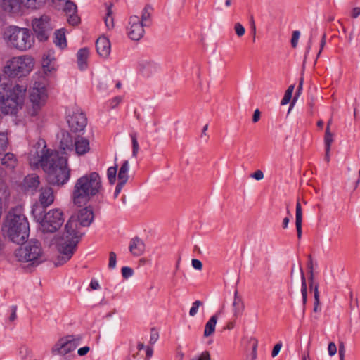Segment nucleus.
<instances>
[{"label": "nucleus", "instance_id": "obj_1", "mask_svg": "<svg viewBox=\"0 0 360 360\" xmlns=\"http://www.w3.org/2000/svg\"><path fill=\"white\" fill-rule=\"evenodd\" d=\"M94 219L93 210L90 207H86L79 211L77 219L71 217L65 226V232L61 240L58 244V255L56 265H61L68 261L79 242V231L77 230V220L79 225L89 226Z\"/></svg>", "mask_w": 360, "mask_h": 360}, {"label": "nucleus", "instance_id": "obj_2", "mask_svg": "<svg viewBox=\"0 0 360 360\" xmlns=\"http://www.w3.org/2000/svg\"><path fill=\"white\" fill-rule=\"evenodd\" d=\"M44 147L43 149H44ZM39 159L40 166L46 174L48 182L53 185H63L70 178V169L68 167L67 158L57 151L48 150Z\"/></svg>", "mask_w": 360, "mask_h": 360}, {"label": "nucleus", "instance_id": "obj_3", "mask_svg": "<svg viewBox=\"0 0 360 360\" xmlns=\"http://www.w3.org/2000/svg\"><path fill=\"white\" fill-rule=\"evenodd\" d=\"M101 188V178L96 172L79 178L72 191L73 203L78 207L86 205L99 192Z\"/></svg>", "mask_w": 360, "mask_h": 360}, {"label": "nucleus", "instance_id": "obj_4", "mask_svg": "<svg viewBox=\"0 0 360 360\" xmlns=\"http://www.w3.org/2000/svg\"><path fill=\"white\" fill-rule=\"evenodd\" d=\"M5 226L8 238L15 243L22 244L29 236V223L21 207H15L9 212Z\"/></svg>", "mask_w": 360, "mask_h": 360}, {"label": "nucleus", "instance_id": "obj_5", "mask_svg": "<svg viewBox=\"0 0 360 360\" xmlns=\"http://www.w3.org/2000/svg\"><path fill=\"white\" fill-rule=\"evenodd\" d=\"M7 84L0 83V108L4 114H15L18 109L22 107L25 100L27 86L21 84H15L10 88L8 94L5 98L4 93L6 91Z\"/></svg>", "mask_w": 360, "mask_h": 360}, {"label": "nucleus", "instance_id": "obj_6", "mask_svg": "<svg viewBox=\"0 0 360 360\" xmlns=\"http://www.w3.org/2000/svg\"><path fill=\"white\" fill-rule=\"evenodd\" d=\"M4 39L8 44L20 51H26L31 48L34 42L31 32L29 29L10 25L4 32Z\"/></svg>", "mask_w": 360, "mask_h": 360}, {"label": "nucleus", "instance_id": "obj_7", "mask_svg": "<svg viewBox=\"0 0 360 360\" xmlns=\"http://www.w3.org/2000/svg\"><path fill=\"white\" fill-rule=\"evenodd\" d=\"M15 250V257L20 262H31L32 265L38 264L42 260L43 251L37 240L25 241Z\"/></svg>", "mask_w": 360, "mask_h": 360}, {"label": "nucleus", "instance_id": "obj_8", "mask_svg": "<svg viewBox=\"0 0 360 360\" xmlns=\"http://www.w3.org/2000/svg\"><path fill=\"white\" fill-rule=\"evenodd\" d=\"M33 66V59L28 56L14 57L8 62L4 72L9 77H21L27 75L32 70Z\"/></svg>", "mask_w": 360, "mask_h": 360}, {"label": "nucleus", "instance_id": "obj_9", "mask_svg": "<svg viewBox=\"0 0 360 360\" xmlns=\"http://www.w3.org/2000/svg\"><path fill=\"white\" fill-rule=\"evenodd\" d=\"M64 222L63 212L59 209H53L46 212L40 221L43 232L53 233L58 231Z\"/></svg>", "mask_w": 360, "mask_h": 360}, {"label": "nucleus", "instance_id": "obj_10", "mask_svg": "<svg viewBox=\"0 0 360 360\" xmlns=\"http://www.w3.org/2000/svg\"><path fill=\"white\" fill-rule=\"evenodd\" d=\"M47 98L46 91L44 86L33 87L30 94V114L36 116L45 105Z\"/></svg>", "mask_w": 360, "mask_h": 360}, {"label": "nucleus", "instance_id": "obj_11", "mask_svg": "<svg viewBox=\"0 0 360 360\" xmlns=\"http://www.w3.org/2000/svg\"><path fill=\"white\" fill-rule=\"evenodd\" d=\"M48 20L49 18L44 16L41 17L39 20L35 19L32 22L33 30L40 41H45L48 39L49 32L51 31Z\"/></svg>", "mask_w": 360, "mask_h": 360}, {"label": "nucleus", "instance_id": "obj_12", "mask_svg": "<svg viewBox=\"0 0 360 360\" xmlns=\"http://www.w3.org/2000/svg\"><path fill=\"white\" fill-rule=\"evenodd\" d=\"M130 23L131 25L129 36L131 39L138 41L143 36L144 32L143 27L144 25L142 22H140L137 16L131 17L130 19Z\"/></svg>", "mask_w": 360, "mask_h": 360}, {"label": "nucleus", "instance_id": "obj_13", "mask_svg": "<svg viewBox=\"0 0 360 360\" xmlns=\"http://www.w3.org/2000/svg\"><path fill=\"white\" fill-rule=\"evenodd\" d=\"M68 123L75 131H82L86 124V118L83 113H75L68 120Z\"/></svg>", "mask_w": 360, "mask_h": 360}, {"label": "nucleus", "instance_id": "obj_14", "mask_svg": "<svg viewBox=\"0 0 360 360\" xmlns=\"http://www.w3.org/2000/svg\"><path fill=\"white\" fill-rule=\"evenodd\" d=\"M2 8L4 11L12 13H18L24 7V0H1Z\"/></svg>", "mask_w": 360, "mask_h": 360}, {"label": "nucleus", "instance_id": "obj_15", "mask_svg": "<svg viewBox=\"0 0 360 360\" xmlns=\"http://www.w3.org/2000/svg\"><path fill=\"white\" fill-rule=\"evenodd\" d=\"M39 185V176L34 174H30L25 177L22 184V189L25 191H34Z\"/></svg>", "mask_w": 360, "mask_h": 360}, {"label": "nucleus", "instance_id": "obj_16", "mask_svg": "<svg viewBox=\"0 0 360 360\" xmlns=\"http://www.w3.org/2000/svg\"><path fill=\"white\" fill-rule=\"evenodd\" d=\"M39 201L44 207L49 206L54 201L53 190L50 186L41 188Z\"/></svg>", "mask_w": 360, "mask_h": 360}, {"label": "nucleus", "instance_id": "obj_17", "mask_svg": "<svg viewBox=\"0 0 360 360\" xmlns=\"http://www.w3.org/2000/svg\"><path fill=\"white\" fill-rule=\"evenodd\" d=\"M96 46L98 54L101 56H107L110 51V41L105 37H101L97 39Z\"/></svg>", "mask_w": 360, "mask_h": 360}, {"label": "nucleus", "instance_id": "obj_18", "mask_svg": "<svg viewBox=\"0 0 360 360\" xmlns=\"http://www.w3.org/2000/svg\"><path fill=\"white\" fill-rule=\"evenodd\" d=\"M75 151L77 155H82L88 153L90 150L89 142L83 137H78L75 141Z\"/></svg>", "mask_w": 360, "mask_h": 360}, {"label": "nucleus", "instance_id": "obj_19", "mask_svg": "<svg viewBox=\"0 0 360 360\" xmlns=\"http://www.w3.org/2000/svg\"><path fill=\"white\" fill-rule=\"evenodd\" d=\"M217 319V316L213 315L207 322L203 333V335L205 338H208L214 334L215 331Z\"/></svg>", "mask_w": 360, "mask_h": 360}, {"label": "nucleus", "instance_id": "obj_20", "mask_svg": "<svg viewBox=\"0 0 360 360\" xmlns=\"http://www.w3.org/2000/svg\"><path fill=\"white\" fill-rule=\"evenodd\" d=\"M233 316L238 317L241 311L244 309L245 305L243 302V300L240 297L238 296V292L236 291L234 294V299L233 301Z\"/></svg>", "mask_w": 360, "mask_h": 360}, {"label": "nucleus", "instance_id": "obj_21", "mask_svg": "<svg viewBox=\"0 0 360 360\" xmlns=\"http://www.w3.org/2000/svg\"><path fill=\"white\" fill-rule=\"evenodd\" d=\"M302 207L300 202H297L296 204V221L295 226L297 233L298 238H300L302 236Z\"/></svg>", "mask_w": 360, "mask_h": 360}, {"label": "nucleus", "instance_id": "obj_22", "mask_svg": "<svg viewBox=\"0 0 360 360\" xmlns=\"http://www.w3.org/2000/svg\"><path fill=\"white\" fill-rule=\"evenodd\" d=\"M16 162L17 160L15 155L11 153L5 154V155L1 158L2 165H4L6 167L11 169L15 167Z\"/></svg>", "mask_w": 360, "mask_h": 360}, {"label": "nucleus", "instance_id": "obj_23", "mask_svg": "<svg viewBox=\"0 0 360 360\" xmlns=\"http://www.w3.org/2000/svg\"><path fill=\"white\" fill-rule=\"evenodd\" d=\"M56 39L55 43L56 45L59 46L61 48H64L66 46V39L65 35V31L63 30H58L55 32Z\"/></svg>", "mask_w": 360, "mask_h": 360}, {"label": "nucleus", "instance_id": "obj_24", "mask_svg": "<svg viewBox=\"0 0 360 360\" xmlns=\"http://www.w3.org/2000/svg\"><path fill=\"white\" fill-rule=\"evenodd\" d=\"M89 51L86 49H82L77 53L78 63L81 68H83L86 65L88 58Z\"/></svg>", "mask_w": 360, "mask_h": 360}, {"label": "nucleus", "instance_id": "obj_25", "mask_svg": "<svg viewBox=\"0 0 360 360\" xmlns=\"http://www.w3.org/2000/svg\"><path fill=\"white\" fill-rule=\"evenodd\" d=\"M300 272H301V278H302L301 292H302V295L303 304H304V306H305V304L307 303V299L306 279H305V276H304V272L302 269H300Z\"/></svg>", "mask_w": 360, "mask_h": 360}, {"label": "nucleus", "instance_id": "obj_26", "mask_svg": "<svg viewBox=\"0 0 360 360\" xmlns=\"http://www.w3.org/2000/svg\"><path fill=\"white\" fill-rule=\"evenodd\" d=\"M294 89H295V85L292 84V85L289 86L288 89L285 91V95L281 101V104L282 105H286L287 103H288L290 102V101L292 98V95Z\"/></svg>", "mask_w": 360, "mask_h": 360}, {"label": "nucleus", "instance_id": "obj_27", "mask_svg": "<svg viewBox=\"0 0 360 360\" xmlns=\"http://www.w3.org/2000/svg\"><path fill=\"white\" fill-rule=\"evenodd\" d=\"M24 7L36 9L39 8L44 2V0H24Z\"/></svg>", "mask_w": 360, "mask_h": 360}, {"label": "nucleus", "instance_id": "obj_28", "mask_svg": "<svg viewBox=\"0 0 360 360\" xmlns=\"http://www.w3.org/2000/svg\"><path fill=\"white\" fill-rule=\"evenodd\" d=\"M141 241L138 238L133 239L131 244L130 245V252L134 255H139L141 250L139 248Z\"/></svg>", "mask_w": 360, "mask_h": 360}, {"label": "nucleus", "instance_id": "obj_29", "mask_svg": "<svg viewBox=\"0 0 360 360\" xmlns=\"http://www.w3.org/2000/svg\"><path fill=\"white\" fill-rule=\"evenodd\" d=\"M8 144L7 135L4 133H0V154L6 150Z\"/></svg>", "mask_w": 360, "mask_h": 360}, {"label": "nucleus", "instance_id": "obj_30", "mask_svg": "<svg viewBox=\"0 0 360 360\" xmlns=\"http://www.w3.org/2000/svg\"><path fill=\"white\" fill-rule=\"evenodd\" d=\"M64 11L65 12L66 15H69L70 13H76L77 11V6L76 5L71 1H66L65 7H64Z\"/></svg>", "mask_w": 360, "mask_h": 360}, {"label": "nucleus", "instance_id": "obj_31", "mask_svg": "<svg viewBox=\"0 0 360 360\" xmlns=\"http://www.w3.org/2000/svg\"><path fill=\"white\" fill-rule=\"evenodd\" d=\"M116 174H117V165L114 167H110L108 169V177L109 181L111 184H114L116 180Z\"/></svg>", "mask_w": 360, "mask_h": 360}, {"label": "nucleus", "instance_id": "obj_32", "mask_svg": "<svg viewBox=\"0 0 360 360\" xmlns=\"http://www.w3.org/2000/svg\"><path fill=\"white\" fill-rule=\"evenodd\" d=\"M111 5L108 7V13L105 19V23L108 27H113L114 22L112 18L110 17L112 14Z\"/></svg>", "mask_w": 360, "mask_h": 360}, {"label": "nucleus", "instance_id": "obj_33", "mask_svg": "<svg viewBox=\"0 0 360 360\" xmlns=\"http://www.w3.org/2000/svg\"><path fill=\"white\" fill-rule=\"evenodd\" d=\"M303 82H304L303 78L302 77L300 78L297 92H296L295 96H294V98L292 99V101L291 103V108H293L296 101L297 100L299 96L301 94V91H302V86H303Z\"/></svg>", "mask_w": 360, "mask_h": 360}, {"label": "nucleus", "instance_id": "obj_34", "mask_svg": "<svg viewBox=\"0 0 360 360\" xmlns=\"http://www.w3.org/2000/svg\"><path fill=\"white\" fill-rule=\"evenodd\" d=\"M67 17L68 22L73 26L77 25L80 21L79 18L76 15V13H70Z\"/></svg>", "mask_w": 360, "mask_h": 360}, {"label": "nucleus", "instance_id": "obj_35", "mask_svg": "<svg viewBox=\"0 0 360 360\" xmlns=\"http://www.w3.org/2000/svg\"><path fill=\"white\" fill-rule=\"evenodd\" d=\"M202 305V302L200 300H196L195 302H194L189 311L190 316H194L198 312V307Z\"/></svg>", "mask_w": 360, "mask_h": 360}, {"label": "nucleus", "instance_id": "obj_36", "mask_svg": "<svg viewBox=\"0 0 360 360\" xmlns=\"http://www.w3.org/2000/svg\"><path fill=\"white\" fill-rule=\"evenodd\" d=\"M234 30H235L236 34L238 37L243 36L245 32V30L244 27L240 22H236L235 24Z\"/></svg>", "mask_w": 360, "mask_h": 360}, {"label": "nucleus", "instance_id": "obj_37", "mask_svg": "<svg viewBox=\"0 0 360 360\" xmlns=\"http://www.w3.org/2000/svg\"><path fill=\"white\" fill-rule=\"evenodd\" d=\"M118 179L120 181V185H124L128 179L127 172L120 169L118 173Z\"/></svg>", "mask_w": 360, "mask_h": 360}, {"label": "nucleus", "instance_id": "obj_38", "mask_svg": "<svg viewBox=\"0 0 360 360\" xmlns=\"http://www.w3.org/2000/svg\"><path fill=\"white\" fill-rule=\"evenodd\" d=\"M325 143H332L333 141V134L328 129V128L326 129L325 137H324Z\"/></svg>", "mask_w": 360, "mask_h": 360}, {"label": "nucleus", "instance_id": "obj_39", "mask_svg": "<svg viewBox=\"0 0 360 360\" xmlns=\"http://www.w3.org/2000/svg\"><path fill=\"white\" fill-rule=\"evenodd\" d=\"M300 33L299 31L295 30L292 32V36L291 39V44L292 47H296L297 45V41L300 37Z\"/></svg>", "mask_w": 360, "mask_h": 360}, {"label": "nucleus", "instance_id": "obj_40", "mask_svg": "<svg viewBox=\"0 0 360 360\" xmlns=\"http://www.w3.org/2000/svg\"><path fill=\"white\" fill-rule=\"evenodd\" d=\"M328 354L330 356H334L337 353L336 345L334 342H330L328 344Z\"/></svg>", "mask_w": 360, "mask_h": 360}, {"label": "nucleus", "instance_id": "obj_41", "mask_svg": "<svg viewBox=\"0 0 360 360\" xmlns=\"http://www.w3.org/2000/svg\"><path fill=\"white\" fill-rule=\"evenodd\" d=\"M75 339L73 338V336H68L66 338L65 342L62 343L61 348L64 349V350H70V348H68V346L69 344H70L72 341H74Z\"/></svg>", "mask_w": 360, "mask_h": 360}, {"label": "nucleus", "instance_id": "obj_42", "mask_svg": "<svg viewBox=\"0 0 360 360\" xmlns=\"http://www.w3.org/2000/svg\"><path fill=\"white\" fill-rule=\"evenodd\" d=\"M133 274V270L129 267H123L122 269V274L124 278H127L131 276Z\"/></svg>", "mask_w": 360, "mask_h": 360}, {"label": "nucleus", "instance_id": "obj_43", "mask_svg": "<svg viewBox=\"0 0 360 360\" xmlns=\"http://www.w3.org/2000/svg\"><path fill=\"white\" fill-rule=\"evenodd\" d=\"M250 176L256 180H262L264 178V173L262 170H257L254 173L250 174Z\"/></svg>", "mask_w": 360, "mask_h": 360}, {"label": "nucleus", "instance_id": "obj_44", "mask_svg": "<svg viewBox=\"0 0 360 360\" xmlns=\"http://www.w3.org/2000/svg\"><path fill=\"white\" fill-rule=\"evenodd\" d=\"M116 264V255L115 252H111L110 253V259H109V267L113 268Z\"/></svg>", "mask_w": 360, "mask_h": 360}, {"label": "nucleus", "instance_id": "obj_45", "mask_svg": "<svg viewBox=\"0 0 360 360\" xmlns=\"http://www.w3.org/2000/svg\"><path fill=\"white\" fill-rule=\"evenodd\" d=\"M192 266L194 269H197V270H201L202 268V262L197 259H192Z\"/></svg>", "mask_w": 360, "mask_h": 360}, {"label": "nucleus", "instance_id": "obj_46", "mask_svg": "<svg viewBox=\"0 0 360 360\" xmlns=\"http://www.w3.org/2000/svg\"><path fill=\"white\" fill-rule=\"evenodd\" d=\"M281 347H282L281 343H277L274 345L273 350H272V353H271L272 357H275L278 355V354L279 353V352L281 349Z\"/></svg>", "mask_w": 360, "mask_h": 360}, {"label": "nucleus", "instance_id": "obj_47", "mask_svg": "<svg viewBox=\"0 0 360 360\" xmlns=\"http://www.w3.org/2000/svg\"><path fill=\"white\" fill-rule=\"evenodd\" d=\"M40 212V207L37 205H34L32 207V214L34 216V217L37 219L38 221L39 220V218L37 219V214H39Z\"/></svg>", "mask_w": 360, "mask_h": 360}, {"label": "nucleus", "instance_id": "obj_48", "mask_svg": "<svg viewBox=\"0 0 360 360\" xmlns=\"http://www.w3.org/2000/svg\"><path fill=\"white\" fill-rule=\"evenodd\" d=\"M132 144H133V155L136 156L138 149H139V145L136 140V138L135 136H132Z\"/></svg>", "mask_w": 360, "mask_h": 360}, {"label": "nucleus", "instance_id": "obj_49", "mask_svg": "<svg viewBox=\"0 0 360 360\" xmlns=\"http://www.w3.org/2000/svg\"><path fill=\"white\" fill-rule=\"evenodd\" d=\"M345 350L344 343L341 342L339 346L340 360H345Z\"/></svg>", "mask_w": 360, "mask_h": 360}, {"label": "nucleus", "instance_id": "obj_50", "mask_svg": "<svg viewBox=\"0 0 360 360\" xmlns=\"http://www.w3.org/2000/svg\"><path fill=\"white\" fill-rule=\"evenodd\" d=\"M198 360H210V353L207 351L203 352Z\"/></svg>", "mask_w": 360, "mask_h": 360}, {"label": "nucleus", "instance_id": "obj_51", "mask_svg": "<svg viewBox=\"0 0 360 360\" xmlns=\"http://www.w3.org/2000/svg\"><path fill=\"white\" fill-rule=\"evenodd\" d=\"M260 111L258 109H256L254 112L253 116H252V122H257L259 121L260 118Z\"/></svg>", "mask_w": 360, "mask_h": 360}, {"label": "nucleus", "instance_id": "obj_52", "mask_svg": "<svg viewBox=\"0 0 360 360\" xmlns=\"http://www.w3.org/2000/svg\"><path fill=\"white\" fill-rule=\"evenodd\" d=\"M360 15V8L355 7L352 11V17L354 18H356Z\"/></svg>", "mask_w": 360, "mask_h": 360}, {"label": "nucleus", "instance_id": "obj_53", "mask_svg": "<svg viewBox=\"0 0 360 360\" xmlns=\"http://www.w3.org/2000/svg\"><path fill=\"white\" fill-rule=\"evenodd\" d=\"M89 347H82V348L79 349L78 354L79 356H84L86 354H87L89 352Z\"/></svg>", "mask_w": 360, "mask_h": 360}, {"label": "nucleus", "instance_id": "obj_54", "mask_svg": "<svg viewBox=\"0 0 360 360\" xmlns=\"http://www.w3.org/2000/svg\"><path fill=\"white\" fill-rule=\"evenodd\" d=\"M326 44V34H323V37H322V39H321V44H320V50L318 53V55L317 56L319 57V55L321 54L324 46Z\"/></svg>", "mask_w": 360, "mask_h": 360}, {"label": "nucleus", "instance_id": "obj_55", "mask_svg": "<svg viewBox=\"0 0 360 360\" xmlns=\"http://www.w3.org/2000/svg\"><path fill=\"white\" fill-rule=\"evenodd\" d=\"M309 258H310V259H311V257L310 255H309ZM308 267L310 270V279L312 280V279H314V275H313V266H312L311 260H310V262H309Z\"/></svg>", "mask_w": 360, "mask_h": 360}, {"label": "nucleus", "instance_id": "obj_56", "mask_svg": "<svg viewBox=\"0 0 360 360\" xmlns=\"http://www.w3.org/2000/svg\"><path fill=\"white\" fill-rule=\"evenodd\" d=\"M50 62H51V60L49 58L48 56H46V58H44L43 60H42V66L44 68L48 67L50 64Z\"/></svg>", "mask_w": 360, "mask_h": 360}, {"label": "nucleus", "instance_id": "obj_57", "mask_svg": "<svg viewBox=\"0 0 360 360\" xmlns=\"http://www.w3.org/2000/svg\"><path fill=\"white\" fill-rule=\"evenodd\" d=\"M314 301H320L318 285H316L314 287Z\"/></svg>", "mask_w": 360, "mask_h": 360}, {"label": "nucleus", "instance_id": "obj_58", "mask_svg": "<svg viewBox=\"0 0 360 360\" xmlns=\"http://www.w3.org/2000/svg\"><path fill=\"white\" fill-rule=\"evenodd\" d=\"M121 101L120 97H115L112 101V108H115L117 105Z\"/></svg>", "mask_w": 360, "mask_h": 360}, {"label": "nucleus", "instance_id": "obj_59", "mask_svg": "<svg viewBox=\"0 0 360 360\" xmlns=\"http://www.w3.org/2000/svg\"><path fill=\"white\" fill-rule=\"evenodd\" d=\"M149 18H150V13L146 10H145L144 13L142 14L141 22H143L144 20H146Z\"/></svg>", "mask_w": 360, "mask_h": 360}, {"label": "nucleus", "instance_id": "obj_60", "mask_svg": "<svg viewBox=\"0 0 360 360\" xmlns=\"http://www.w3.org/2000/svg\"><path fill=\"white\" fill-rule=\"evenodd\" d=\"M90 286L93 290H96L99 287V284L97 281H93L91 282Z\"/></svg>", "mask_w": 360, "mask_h": 360}, {"label": "nucleus", "instance_id": "obj_61", "mask_svg": "<svg viewBox=\"0 0 360 360\" xmlns=\"http://www.w3.org/2000/svg\"><path fill=\"white\" fill-rule=\"evenodd\" d=\"M120 170H124V172H127L128 171V161H125L122 165Z\"/></svg>", "mask_w": 360, "mask_h": 360}, {"label": "nucleus", "instance_id": "obj_62", "mask_svg": "<svg viewBox=\"0 0 360 360\" xmlns=\"http://www.w3.org/2000/svg\"><path fill=\"white\" fill-rule=\"evenodd\" d=\"M289 218L288 217H285L283 219V226L284 229H286L288 227V223H289Z\"/></svg>", "mask_w": 360, "mask_h": 360}, {"label": "nucleus", "instance_id": "obj_63", "mask_svg": "<svg viewBox=\"0 0 360 360\" xmlns=\"http://www.w3.org/2000/svg\"><path fill=\"white\" fill-rule=\"evenodd\" d=\"M320 304V301H314V311L317 312L319 310V307Z\"/></svg>", "mask_w": 360, "mask_h": 360}, {"label": "nucleus", "instance_id": "obj_64", "mask_svg": "<svg viewBox=\"0 0 360 360\" xmlns=\"http://www.w3.org/2000/svg\"><path fill=\"white\" fill-rule=\"evenodd\" d=\"M234 328V323L233 322H229L227 323L225 328L228 330H231Z\"/></svg>", "mask_w": 360, "mask_h": 360}]
</instances>
